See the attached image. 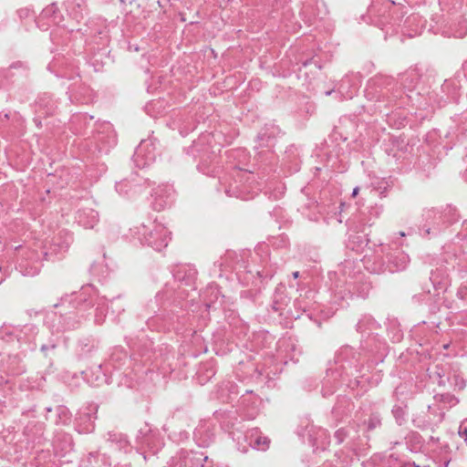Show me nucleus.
<instances>
[{"mask_svg":"<svg viewBox=\"0 0 467 467\" xmlns=\"http://www.w3.org/2000/svg\"><path fill=\"white\" fill-rule=\"evenodd\" d=\"M462 434L464 436L465 441H467V427L463 429Z\"/></svg>","mask_w":467,"mask_h":467,"instance_id":"1","label":"nucleus"}]
</instances>
